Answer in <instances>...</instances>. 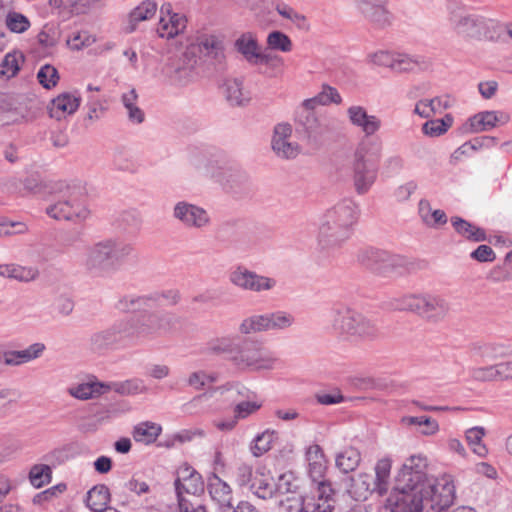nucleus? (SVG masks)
Segmentation results:
<instances>
[{
  "label": "nucleus",
  "instance_id": "8",
  "mask_svg": "<svg viewBox=\"0 0 512 512\" xmlns=\"http://www.w3.org/2000/svg\"><path fill=\"white\" fill-rule=\"evenodd\" d=\"M134 346L167 335L176 329L178 317L164 310L144 311L137 318L126 319Z\"/></svg>",
  "mask_w": 512,
  "mask_h": 512
},
{
  "label": "nucleus",
  "instance_id": "1",
  "mask_svg": "<svg viewBox=\"0 0 512 512\" xmlns=\"http://www.w3.org/2000/svg\"><path fill=\"white\" fill-rule=\"evenodd\" d=\"M426 459L411 456L403 463L385 507L391 512H446L455 500V486L450 476L428 478ZM451 512H476L460 506Z\"/></svg>",
  "mask_w": 512,
  "mask_h": 512
},
{
  "label": "nucleus",
  "instance_id": "53",
  "mask_svg": "<svg viewBox=\"0 0 512 512\" xmlns=\"http://www.w3.org/2000/svg\"><path fill=\"white\" fill-rule=\"evenodd\" d=\"M267 45L272 50L289 52L292 49L290 38L281 31H272L268 34Z\"/></svg>",
  "mask_w": 512,
  "mask_h": 512
},
{
  "label": "nucleus",
  "instance_id": "3",
  "mask_svg": "<svg viewBox=\"0 0 512 512\" xmlns=\"http://www.w3.org/2000/svg\"><path fill=\"white\" fill-rule=\"evenodd\" d=\"M357 220V205L351 199L337 203L324 214L318 232L323 249L336 248L352 235Z\"/></svg>",
  "mask_w": 512,
  "mask_h": 512
},
{
  "label": "nucleus",
  "instance_id": "27",
  "mask_svg": "<svg viewBox=\"0 0 512 512\" xmlns=\"http://www.w3.org/2000/svg\"><path fill=\"white\" fill-rule=\"evenodd\" d=\"M424 320L431 323H438L446 318L450 311L448 300L438 294L426 293L424 303Z\"/></svg>",
  "mask_w": 512,
  "mask_h": 512
},
{
  "label": "nucleus",
  "instance_id": "25",
  "mask_svg": "<svg viewBox=\"0 0 512 512\" xmlns=\"http://www.w3.org/2000/svg\"><path fill=\"white\" fill-rule=\"evenodd\" d=\"M206 489L211 500L219 506V510L232 505V489L227 482L216 473H210L207 477Z\"/></svg>",
  "mask_w": 512,
  "mask_h": 512
},
{
  "label": "nucleus",
  "instance_id": "40",
  "mask_svg": "<svg viewBox=\"0 0 512 512\" xmlns=\"http://www.w3.org/2000/svg\"><path fill=\"white\" fill-rule=\"evenodd\" d=\"M161 430V426L155 423L143 422L134 427L133 438L136 442L151 444L156 441Z\"/></svg>",
  "mask_w": 512,
  "mask_h": 512
},
{
  "label": "nucleus",
  "instance_id": "44",
  "mask_svg": "<svg viewBox=\"0 0 512 512\" xmlns=\"http://www.w3.org/2000/svg\"><path fill=\"white\" fill-rule=\"evenodd\" d=\"M453 120L451 114H446L441 119L428 120L422 125V132L429 137H439L452 126Z\"/></svg>",
  "mask_w": 512,
  "mask_h": 512
},
{
  "label": "nucleus",
  "instance_id": "13",
  "mask_svg": "<svg viewBox=\"0 0 512 512\" xmlns=\"http://www.w3.org/2000/svg\"><path fill=\"white\" fill-rule=\"evenodd\" d=\"M232 362L239 368L261 370L271 369L274 365L275 358L260 341L245 338L240 343L236 344Z\"/></svg>",
  "mask_w": 512,
  "mask_h": 512
},
{
  "label": "nucleus",
  "instance_id": "42",
  "mask_svg": "<svg viewBox=\"0 0 512 512\" xmlns=\"http://www.w3.org/2000/svg\"><path fill=\"white\" fill-rule=\"evenodd\" d=\"M104 4L105 0H67L68 19L73 16L86 15Z\"/></svg>",
  "mask_w": 512,
  "mask_h": 512
},
{
  "label": "nucleus",
  "instance_id": "55",
  "mask_svg": "<svg viewBox=\"0 0 512 512\" xmlns=\"http://www.w3.org/2000/svg\"><path fill=\"white\" fill-rule=\"evenodd\" d=\"M236 344L230 338H218L208 344V351L214 354H228L232 361L233 352H235Z\"/></svg>",
  "mask_w": 512,
  "mask_h": 512
},
{
  "label": "nucleus",
  "instance_id": "11",
  "mask_svg": "<svg viewBox=\"0 0 512 512\" xmlns=\"http://www.w3.org/2000/svg\"><path fill=\"white\" fill-rule=\"evenodd\" d=\"M88 346L98 355H105L120 348L133 347L128 322L126 319H121L104 329L93 332L89 337Z\"/></svg>",
  "mask_w": 512,
  "mask_h": 512
},
{
  "label": "nucleus",
  "instance_id": "57",
  "mask_svg": "<svg viewBox=\"0 0 512 512\" xmlns=\"http://www.w3.org/2000/svg\"><path fill=\"white\" fill-rule=\"evenodd\" d=\"M470 376L473 380L479 382H493L498 381L496 377L494 364L473 367L470 369Z\"/></svg>",
  "mask_w": 512,
  "mask_h": 512
},
{
  "label": "nucleus",
  "instance_id": "37",
  "mask_svg": "<svg viewBox=\"0 0 512 512\" xmlns=\"http://www.w3.org/2000/svg\"><path fill=\"white\" fill-rule=\"evenodd\" d=\"M110 501V492L105 485H96L91 488L86 495V505L94 512H101L108 509L107 505Z\"/></svg>",
  "mask_w": 512,
  "mask_h": 512
},
{
  "label": "nucleus",
  "instance_id": "35",
  "mask_svg": "<svg viewBox=\"0 0 512 512\" xmlns=\"http://www.w3.org/2000/svg\"><path fill=\"white\" fill-rule=\"evenodd\" d=\"M234 48L249 64L253 65L260 46L256 36L250 32H247L241 34L235 40Z\"/></svg>",
  "mask_w": 512,
  "mask_h": 512
},
{
  "label": "nucleus",
  "instance_id": "56",
  "mask_svg": "<svg viewBox=\"0 0 512 512\" xmlns=\"http://www.w3.org/2000/svg\"><path fill=\"white\" fill-rule=\"evenodd\" d=\"M262 407V402L258 401H241L234 407V416L239 420L248 418L256 413Z\"/></svg>",
  "mask_w": 512,
  "mask_h": 512
},
{
  "label": "nucleus",
  "instance_id": "49",
  "mask_svg": "<svg viewBox=\"0 0 512 512\" xmlns=\"http://www.w3.org/2000/svg\"><path fill=\"white\" fill-rule=\"evenodd\" d=\"M51 475L52 470L50 466L45 464H36L29 472V479L34 487L41 488L51 481Z\"/></svg>",
  "mask_w": 512,
  "mask_h": 512
},
{
  "label": "nucleus",
  "instance_id": "28",
  "mask_svg": "<svg viewBox=\"0 0 512 512\" xmlns=\"http://www.w3.org/2000/svg\"><path fill=\"white\" fill-rule=\"evenodd\" d=\"M472 357L479 362L489 363L497 361L509 354V348L500 343H473L470 347Z\"/></svg>",
  "mask_w": 512,
  "mask_h": 512
},
{
  "label": "nucleus",
  "instance_id": "24",
  "mask_svg": "<svg viewBox=\"0 0 512 512\" xmlns=\"http://www.w3.org/2000/svg\"><path fill=\"white\" fill-rule=\"evenodd\" d=\"M350 123L361 129L366 137L374 135L381 128V120L376 115L368 114L367 110L359 105L350 106L347 109Z\"/></svg>",
  "mask_w": 512,
  "mask_h": 512
},
{
  "label": "nucleus",
  "instance_id": "64",
  "mask_svg": "<svg viewBox=\"0 0 512 512\" xmlns=\"http://www.w3.org/2000/svg\"><path fill=\"white\" fill-rule=\"evenodd\" d=\"M38 41L44 47H53L58 43V35L53 27L44 26L43 30L38 34Z\"/></svg>",
  "mask_w": 512,
  "mask_h": 512
},
{
  "label": "nucleus",
  "instance_id": "45",
  "mask_svg": "<svg viewBox=\"0 0 512 512\" xmlns=\"http://www.w3.org/2000/svg\"><path fill=\"white\" fill-rule=\"evenodd\" d=\"M249 490L260 499L271 498L275 491V483L269 477H265L263 474H256L253 484H251Z\"/></svg>",
  "mask_w": 512,
  "mask_h": 512
},
{
  "label": "nucleus",
  "instance_id": "54",
  "mask_svg": "<svg viewBox=\"0 0 512 512\" xmlns=\"http://www.w3.org/2000/svg\"><path fill=\"white\" fill-rule=\"evenodd\" d=\"M6 26L14 33H23L30 27V21L26 16L18 12H9L6 16Z\"/></svg>",
  "mask_w": 512,
  "mask_h": 512
},
{
  "label": "nucleus",
  "instance_id": "41",
  "mask_svg": "<svg viewBox=\"0 0 512 512\" xmlns=\"http://www.w3.org/2000/svg\"><path fill=\"white\" fill-rule=\"evenodd\" d=\"M268 331L266 314H254L242 320L239 325L241 334L249 335Z\"/></svg>",
  "mask_w": 512,
  "mask_h": 512
},
{
  "label": "nucleus",
  "instance_id": "21",
  "mask_svg": "<svg viewBox=\"0 0 512 512\" xmlns=\"http://www.w3.org/2000/svg\"><path fill=\"white\" fill-rule=\"evenodd\" d=\"M510 117L502 111H483L479 112L468 119L463 125L464 132L479 133L489 131L498 125L508 123Z\"/></svg>",
  "mask_w": 512,
  "mask_h": 512
},
{
  "label": "nucleus",
  "instance_id": "39",
  "mask_svg": "<svg viewBox=\"0 0 512 512\" xmlns=\"http://www.w3.org/2000/svg\"><path fill=\"white\" fill-rule=\"evenodd\" d=\"M391 467L392 463L389 458L380 459L376 463L374 480L380 496L388 491Z\"/></svg>",
  "mask_w": 512,
  "mask_h": 512
},
{
  "label": "nucleus",
  "instance_id": "29",
  "mask_svg": "<svg viewBox=\"0 0 512 512\" xmlns=\"http://www.w3.org/2000/svg\"><path fill=\"white\" fill-rule=\"evenodd\" d=\"M296 123L298 129L312 141H317L327 131L323 121L316 114L307 111L296 112Z\"/></svg>",
  "mask_w": 512,
  "mask_h": 512
},
{
  "label": "nucleus",
  "instance_id": "18",
  "mask_svg": "<svg viewBox=\"0 0 512 512\" xmlns=\"http://www.w3.org/2000/svg\"><path fill=\"white\" fill-rule=\"evenodd\" d=\"M173 217L186 228L203 229L210 222L208 212L196 204L179 201L173 207Z\"/></svg>",
  "mask_w": 512,
  "mask_h": 512
},
{
  "label": "nucleus",
  "instance_id": "43",
  "mask_svg": "<svg viewBox=\"0 0 512 512\" xmlns=\"http://www.w3.org/2000/svg\"><path fill=\"white\" fill-rule=\"evenodd\" d=\"M277 438V432L274 430L267 429L264 432L258 434L252 441L250 451L255 457H260L268 452L273 441Z\"/></svg>",
  "mask_w": 512,
  "mask_h": 512
},
{
  "label": "nucleus",
  "instance_id": "20",
  "mask_svg": "<svg viewBox=\"0 0 512 512\" xmlns=\"http://www.w3.org/2000/svg\"><path fill=\"white\" fill-rule=\"evenodd\" d=\"M285 512H333L334 505L315 496H287L279 503Z\"/></svg>",
  "mask_w": 512,
  "mask_h": 512
},
{
  "label": "nucleus",
  "instance_id": "4",
  "mask_svg": "<svg viewBox=\"0 0 512 512\" xmlns=\"http://www.w3.org/2000/svg\"><path fill=\"white\" fill-rule=\"evenodd\" d=\"M329 319L334 334L344 340L373 341L380 334L373 320L344 303L332 305Z\"/></svg>",
  "mask_w": 512,
  "mask_h": 512
},
{
  "label": "nucleus",
  "instance_id": "26",
  "mask_svg": "<svg viewBox=\"0 0 512 512\" xmlns=\"http://www.w3.org/2000/svg\"><path fill=\"white\" fill-rule=\"evenodd\" d=\"M46 349L44 343L36 342L23 350H8L1 353L2 361L7 366H20L42 356Z\"/></svg>",
  "mask_w": 512,
  "mask_h": 512
},
{
  "label": "nucleus",
  "instance_id": "5",
  "mask_svg": "<svg viewBox=\"0 0 512 512\" xmlns=\"http://www.w3.org/2000/svg\"><path fill=\"white\" fill-rule=\"evenodd\" d=\"M357 259L361 265L375 274L391 277L403 276L426 269L427 262L392 254L388 251L369 247L358 252Z\"/></svg>",
  "mask_w": 512,
  "mask_h": 512
},
{
  "label": "nucleus",
  "instance_id": "51",
  "mask_svg": "<svg viewBox=\"0 0 512 512\" xmlns=\"http://www.w3.org/2000/svg\"><path fill=\"white\" fill-rule=\"evenodd\" d=\"M299 485L298 480L293 476L292 473H285L278 478L275 483V491L281 495L292 494L291 496H297Z\"/></svg>",
  "mask_w": 512,
  "mask_h": 512
},
{
  "label": "nucleus",
  "instance_id": "47",
  "mask_svg": "<svg viewBox=\"0 0 512 512\" xmlns=\"http://www.w3.org/2000/svg\"><path fill=\"white\" fill-rule=\"evenodd\" d=\"M427 62L418 57H411L405 54L395 55L393 70L398 72L414 71L416 68H426Z\"/></svg>",
  "mask_w": 512,
  "mask_h": 512
},
{
  "label": "nucleus",
  "instance_id": "52",
  "mask_svg": "<svg viewBox=\"0 0 512 512\" xmlns=\"http://www.w3.org/2000/svg\"><path fill=\"white\" fill-rule=\"evenodd\" d=\"M37 79L45 89L49 90L57 85L59 81V74L54 66L45 64L39 69Z\"/></svg>",
  "mask_w": 512,
  "mask_h": 512
},
{
  "label": "nucleus",
  "instance_id": "33",
  "mask_svg": "<svg viewBox=\"0 0 512 512\" xmlns=\"http://www.w3.org/2000/svg\"><path fill=\"white\" fill-rule=\"evenodd\" d=\"M110 389L111 386L109 384L95 380L86 383H81L74 387H70L68 389V392L74 398L80 400H88L91 398L98 397L110 391Z\"/></svg>",
  "mask_w": 512,
  "mask_h": 512
},
{
  "label": "nucleus",
  "instance_id": "46",
  "mask_svg": "<svg viewBox=\"0 0 512 512\" xmlns=\"http://www.w3.org/2000/svg\"><path fill=\"white\" fill-rule=\"evenodd\" d=\"M268 322V331L270 330H285L290 328L295 323V317L286 311L278 310L271 313H266Z\"/></svg>",
  "mask_w": 512,
  "mask_h": 512
},
{
  "label": "nucleus",
  "instance_id": "63",
  "mask_svg": "<svg viewBox=\"0 0 512 512\" xmlns=\"http://www.w3.org/2000/svg\"><path fill=\"white\" fill-rule=\"evenodd\" d=\"M18 71L19 65L16 56L7 54L0 65V75L10 78L15 76Z\"/></svg>",
  "mask_w": 512,
  "mask_h": 512
},
{
  "label": "nucleus",
  "instance_id": "48",
  "mask_svg": "<svg viewBox=\"0 0 512 512\" xmlns=\"http://www.w3.org/2000/svg\"><path fill=\"white\" fill-rule=\"evenodd\" d=\"M113 390L121 395H135L146 391L144 382L140 379H130L123 382L108 383Z\"/></svg>",
  "mask_w": 512,
  "mask_h": 512
},
{
  "label": "nucleus",
  "instance_id": "16",
  "mask_svg": "<svg viewBox=\"0 0 512 512\" xmlns=\"http://www.w3.org/2000/svg\"><path fill=\"white\" fill-rule=\"evenodd\" d=\"M229 280L236 287L255 293L271 291L277 286L275 278L257 274L241 266L230 273Z\"/></svg>",
  "mask_w": 512,
  "mask_h": 512
},
{
  "label": "nucleus",
  "instance_id": "38",
  "mask_svg": "<svg viewBox=\"0 0 512 512\" xmlns=\"http://www.w3.org/2000/svg\"><path fill=\"white\" fill-rule=\"evenodd\" d=\"M451 224L459 235L470 241L482 242L486 240V233L483 229L473 225L461 217H452Z\"/></svg>",
  "mask_w": 512,
  "mask_h": 512
},
{
  "label": "nucleus",
  "instance_id": "9",
  "mask_svg": "<svg viewBox=\"0 0 512 512\" xmlns=\"http://www.w3.org/2000/svg\"><path fill=\"white\" fill-rule=\"evenodd\" d=\"M373 146L372 140L360 142L350 162L351 179L358 195L368 193L377 180L380 147Z\"/></svg>",
  "mask_w": 512,
  "mask_h": 512
},
{
  "label": "nucleus",
  "instance_id": "32",
  "mask_svg": "<svg viewBox=\"0 0 512 512\" xmlns=\"http://www.w3.org/2000/svg\"><path fill=\"white\" fill-rule=\"evenodd\" d=\"M361 460L360 451L353 446H348L335 455V466L340 472L349 474L358 468Z\"/></svg>",
  "mask_w": 512,
  "mask_h": 512
},
{
  "label": "nucleus",
  "instance_id": "59",
  "mask_svg": "<svg viewBox=\"0 0 512 512\" xmlns=\"http://www.w3.org/2000/svg\"><path fill=\"white\" fill-rule=\"evenodd\" d=\"M96 39L88 31H79L68 38L67 44L73 50H81L83 47L90 46Z\"/></svg>",
  "mask_w": 512,
  "mask_h": 512
},
{
  "label": "nucleus",
  "instance_id": "10",
  "mask_svg": "<svg viewBox=\"0 0 512 512\" xmlns=\"http://www.w3.org/2000/svg\"><path fill=\"white\" fill-rule=\"evenodd\" d=\"M197 64L195 48L187 45L181 53L167 58L161 67V75L168 84L185 87L196 80Z\"/></svg>",
  "mask_w": 512,
  "mask_h": 512
},
{
  "label": "nucleus",
  "instance_id": "15",
  "mask_svg": "<svg viewBox=\"0 0 512 512\" xmlns=\"http://www.w3.org/2000/svg\"><path fill=\"white\" fill-rule=\"evenodd\" d=\"M161 298H168L171 304L175 305L180 297L177 291H168L161 295L158 293L149 295L128 294L119 298L115 307L123 313L144 312L147 309L155 308Z\"/></svg>",
  "mask_w": 512,
  "mask_h": 512
},
{
  "label": "nucleus",
  "instance_id": "12",
  "mask_svg": "<svg viewBox=\"0 0 512 512\" xmlns=\"http://www.w3.org/2000/svg\"><path fill=\"white\" fill-rule=\"evenodd\" d=\"M208 173L221 186L223 191L234 199L246 198L253 192L249 175L238 165L212 168Z\"/></svg>",
  "mask_w": 512,
  "mask_h": 512
},
{
  "label": "nucleus",
  "instance_id": "30",
  "mask_svg": "<svg viewBox=\"0 0 512 512\" xmlns=\"http://www.w3.org/2000/svg\"><path fill=\"white\" fill-rule=\"evenodd\" d=\"M80 98L71 93H62L52 100L49 114L52 118L60 120L65 114L71 115L78 109Z\"/></svg>",
  "mask_w": 512,
  "mask_h": 512
},
{
  "label": "nucleus",
  "instance_id": "17",
  "mask_svg": "<svg viewBox=\"0 0 512 512\" xmlns=\"http://www.w3.org/2000/svg\"><path fill=\"white\" fill-rule=\"evenodd\" d=\"M354 4L361 16L376 28L384 29L392 24L389 0H354Z\"/></svg>",
  "mask_w": 512,
  "mask_h": 512
},
{
  "label": "nucleus",
  "instance_id": "36",
  "mask_svg": "<svg viewBox=\"0 0 512 512\" xmlns=\"http://www.w3.org/2000/svg\"><path fill=\"white\" fill-rule=\"evenodd\" d=\"M39 271L35 267H25L18 264H0V276L21 282L35 280Z\"/></svg>",
  "mask_w": 512,
  "mask_h": 512
},
{
  "label": "nucleus",
  "instance_id": "58",
  "mask_svg": "<svg viewBox=\"0 0 512 512\" xmlns=\"http://www.w3.org/2000/svg\"><path fill=\"white\" fill-rule=\"evenodd\" d=\"M318 103L323 106L329 105L331 103L340 104L342 102V97L337 91L336 88L323 84L321 91L317 94Z\"/></svg>",
  "mask_w": 512,
  "mask_h": 512
},
{
  "label": "nucleus",
  "instance_id": "14",
  "mask_svg": "<svg viewBox=\"0 0 512 512\" xmlns=\"http://www.w3.org/2000/svg\"><path fill=\"white\" fill-rule=\"evenodd\" d=\"M189 46L195 48L198 59L202 55L217 71L225 69V45L221 37L214 34H201Z\"/></svg>",
  "mask_w": 512,
  "mask_h": 512
},
{
  "label": "nucleus",
  "instance_id": "2",
  "mask_svg": "<svg viewBox=\"0 0 512 512\" xmlns=\"http://www.w3.org/2000/svg\"><path fill=\"white\" fill-rule=\"evenodd\" d=\"M134 252L130 243L115 238L98 241L86 249L83 265L91 275L105 277L120 270Z\"/></svg>",
  "mask_w": 512,
  "mask_h": 512
},
{
  "label": "nucleus",
  "instance_id": "19",
  "mask_svg": "<svg viewBox=\"0 0 512 512\" xmlns=\"http://www.w3.org/2000/svg\"><path fill=\"white\" fill-rule=\"evenodd\" d=\"M292 127L288 123L277 124L274 128L272 138V149L274 153L282 159H294L300 153V146L296 142L290 141Z\"/></svg>",
  "mask_w": 512,
  "mask_h": 512
},
{
  "label": "nucleus",
  "instance_id": "7",
  "mask_svg": "<svg viewBox=\"0 0 512 512\" xmlns=\"http://www.w3.org/2000/svg\"><path fill=\"white\" fill-rule=\"evenodd\" d=\"M50 204L46 213L56 220H85L88 209L80 202L78 189L64 181L52 182L46 187Z\"/></svg>",
  "mask_w": 512,
  "mask_h": 512
},
{
  "label": "nucleus",
  "instance_id": "23",
  "mask_svg": "<svg viewBox=\"0 0 512 512\" xmlns=\"http://www.w3.org/2000/svg\"><path fill=\"white\" fill-rule=\"evenodd\" d=\"M174 485L178 503H180V498H184L183 493L198 495L205 489L201 474L190 466L181 468Z\"/></svg>",
  "mask_w": 512,
  "mask_h": 512
},
{
  "label": "nucleus",
  "instance_id": "34",
  "mask_svg": "<svg viewBox=\"0 0 512 512\" xmlns=\"http://www.w3.org/2000/svg\"><path fill=\"white\" fill-rule=\"evenodd\" d=\"M157 10V4L151 0H145L135 7L128 15V24L125 27L127 33L136 30L137 24L141 21L151 19Z\"/></svg>",
  "mask_w": 512,
  "mask_h": 512
},
{
  "label": "nucleus",
  "instance_id": "31",
  "mask_svg": "<svg viewBox=\"0 0 512 512\" xmlns=\"http://www.w3.org/2000/svg\"><path fill=\"white\" fill-rule=\"evenodd\" d=\"M223 88L226 100L231 106L242 107L251 100L249 92L243 89V81L241 79H227L223 84Z\"/></svg>",
  "mask_w": 512,
  "mask_h": 512
},
{
  "label": "nucleus",
  "instance_id": "50",
  "mask_svg": "<svg viewBox=\"0 0 512 512\" xmlns=\"http://www.w3.org/2000/svg\"><path fill=\"white\" fill-rule=\"evenodd\" d=\"M484 435L485 431L482 427H473L466 432V440L471 446L473 452L481 457L487 454V449L485 445L482 444V438Z\"/></svg>",
  "mask_w": 512,
  "mask_h": 512
},
{
  "label": "nucleus",
  "instance_id": "22",
  "mask_svg": "<svg viewBox=\"0 0 512 512\" xmlns=\"http://www.w3.org/2000/svg\"><path fill=\"white\" fill-rule=\"evenodd\" d=\"M347 493L356 501H364L373 493H378L374 476L369 473H358L343 479Z\"/></svg>",
  "mask_w": 512,
  "mask_h": 512
},
{
  "label": "nucleus",
  "instance_id": "61",
  "mask_svg": "<svg viewBox=\"0 0 512 512\" xmlns=\"http://www.w3.org/2000/svg\"><path fill=\"white\" fill-rule=\"evenodd\" d=\"M395 55L388 51H377L368 55V61L377 66L389 67L393 69Z\"/></svg>",
  "mask_w": 512,
  "mask_h": 512
},
{
  "label": "nucleus",
  "instance_id": "6",
  "mask_svg": "<svg viewBox=\"0 0 512 512\" xmlns=\"http://www.w3.org/2000/svg\"><path fill=\"white\" fill-rule=\"evenodd\" d=\"M449 24L453 31L467 41H497L504 27L497 20L480 14L453 10L449 13Z\"/></svg>",
  "mask_w": 512,
  "mask_h": 512
},
{
  "label": "nucleus",
  "instance_id": "60",
  "mask_svg": "<svg viewBox=\"0 0 512 512\" xmlns=\"http://www.w3.org/2000/svg\"><path fill=\"white\" fill-rule=\"evenodd\" d=\"M255 476L256 474L253 473L252 466L248 464L242 463L236 469V482L240 487L250 488Z\"/></svg>",
  "mask_w": 512,
  "mask_h": 512
},
{
  "label": "nucleus",
  "instance_id": "62",
  "mask_svg": "<svg viewBox=\"0 0 512 512\" xmlns=\"http://www.w3.org/2000/svg\"><path fill=\"white\" fill-rule=\"evenodd\" d=\"M244 227V221L238 218H230L223 221L218 228L220 235L234 234L239 235Z\"/></svg>",
  "mask_w": 512,
  "mask_h": 512
}]
</instances>
